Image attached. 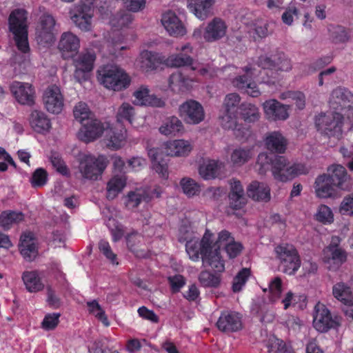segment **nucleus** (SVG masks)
I'll return each mask as SVG.
<instances>
[{
	"mask_svg": "<svg viewBox=\"0 0 353 353\" xmlns=\"http://www.w3.org/2000/svg\"><path fill=\"white\" fill-rule=\"evenodd\" d=\"M161 63H164V57L148 50L141 51L136 60V65L145 72L156 70Z\"/></svg>",
	"mask_w": 353,
	"mask_h": 353,
	"instance_id": "nucleus-30",
	"label": "nucleus"
},
{
	"mask_svg": "<svg viewBox=\"0 0 353 353\" xmlns=\"http://www.w3.org/2000/svg\"><path fill=\"white\" fill-rule=\"evenodd\" d=\"M280 99L285 100L291 99L295 101L299 109L301 110L305 107V97L303 93L299 91H288L281 94Z\"/></svg>",
	"mask_w": 353,
	"mask_h": 353,
	"instance_id": "nucleus-58",
	"label": "nucleus"
},
{
	"mask_svg": "<svg viewBox=\"0 0 353 353\" xmlns=\"http://www.w3.org/2000/svg\"><path fill=\"white\" fill-rule=\"evenodd\" d=\"M19 249L23 259L32 261L38 255V242L31 232H23L20 237Z\"/></svg>",
	"mask_w": 353,
	"mask_h": 353,
	"instance_id": "nucleus-25",
	"label": "nucleus"
},
{
	"mask_svg": "<svg viewBox=\"0 0 353 353\" xmlns=\"http://www.w3.org/2000/svg\"><path fill=\"white\" fill-rule=\"evenodd\" d=\"M183 192L188 197L198 195L201 192V187L198 183L190 178H183L180 181Z\"/></svg>",
	"mask_w": 353,
	"mask_h": 353,
	"instance_id": "nucleus-48",
	"label": "nucleus"
},
{
	"mask_svg": "<svg viewBox=\"0 0 353 353\" xmlns=\"http://www.w3.org/2000/svg\"><path fill=\"white\" fill-rule=\"evenodd\" d=\"M108 127V121L103 122L96 119H92L82 124V127L78 132V138L85 143L94 141L104 135V132Z\"/></svg>",
	"mask_w": 353,
	"mask_h": 353,
	"instance_id": "nucleus-18",
	"label": "nucleus"
},
{
	"mask_svg": "<svg viewBox=\"0 0 353 353\" xmlns=\"http://www.w3.org/2000/svg\"><path fill=\"white\" fill-rule=\"evenodd\" d=\"M34 188H39L45 185L48 181V172L42 168H39L32 173L30 180Z\"/></svg>",
	"mask_w": 353,
	"mask_h": 353,
	"instance_id": "nucleus-56",
	"label": "nucleus"
},
{
	"mask_svg": "<svg viewBox=\"0 0 353 353\" xmlns=\"http://www.w3.org/2000/svg\"><path fill=\"white\" fill-rule=\"evenodd\" d=\"M265 118L270 121H285L289 118L290 106L276 99L266 100L263 104Z\"/></svg>",
	"mask_w": 353,
	"mask_h": 353,
	"instance_id": "nucleus-22",
	"label": "nucleus"
},
{
	"mask_svg": "<svg viewBox=\"0 0 353 353\" xmlns=\"http://www.w3.org/2000/svg\"><path fill=\"white\" fill-rule=\"evenodd\" d=\"M216 0H187L190 12L197 19L203 21L213 14Z\"/></svg>",
	"mask_w": 353,
	"mask_h": 353,
	"instance_id": "nucleus-28",
	"label": "nucleus"
},
{
	"mask_svg": "<svg viewBox=\"0 0 353 353\" xmlns=\"http://www.w3.org/2000/svg\"><path fill=\"white\" fill-rule=\"evenodd\" d=\"M50 161L54 168H55L58 172L65 176L69 174L68 169L59 154L55 152L52 153L50 157Z\"/></svg>",
	"mask_w": 353,
	"mask_h": 353,
	"instance_id": "nucleus-60",
	"label": "nucleus"
},
{
	"mask_svg": "<svg viewBox=\"0 0 353 353\" xmlns=\"http://www.w3.org/2000/svg\"><path fill=\"white\" fill-rule=\"evenodd\" d=\"M134 100L132 103L138 106H152L161 108L165 105V102L154 94H150V90L147 85H140L132 93Z\"/></svg>",
	"mask_w": 353,
	"mask_h": 353,
	"instance_id": "nucleus-23",
	"label": "nucleus"
},
{
	"mask_svg": "<svg viewBox=\"0 0 353 353\" xmlns=\"http://www.w3.org/2000/svg\"><path fill=\"white\" fill-rule=\"evenodd\" d=\"M307 172L303 163H292L283 156H276L272 160V173L274 179L286 182Z\"/></svg>",
	"mask_w": 353,
	"mask_h": 353,
	"instance_id": "nucleus-7",
	"label": "nucleus"
},
{
	"mask_svg": "<svg viewBox=\"0 0 353 353\" xmlns=\"http://www.w3.org/2000/svg\"><path fill=\"white\" fill-rule=\"evenodd\" d=\"M216 326L222 332H236L241 328L242 323L239 313L224 312L220 315Z\"/></svg>",
	"mask_w": 353,
	"mask_h": 353,
	"instance_id": "nucleus-32",
	"label": "nucleus"
},
{
	"mask_svg": "<svg viewBox=\"0 0 353 353\" xmlns=\"http://www.w3.org/2000/svg\"><path fill=\"white\" fill-rule=\"evenodd\" d=\"M194 82V79L185 77L181 72L172 73L169 78L168 85L174 92H183L189 90Z\"/></svg>",
	"mask_w": 353,
	"mask_h": 353,
	"instance_id": "nucleus-39",
	"label": "nucleus"
},
{
	"mask_svg": "<svg viewBox=\"0 0 353 353\" xmlns=\"http://www.w3.org/2000/svg\"><path fill=\"white\" fill-rule=\"evenodd\" d=\"M148 157L152 161V169L161 177L167 178L168 176V163L163 159V152L159 148H151L148 150Z\"/></svg>",
	"mask_w": 353,
	"mask_h": 353,
	"instance_id": "nucleus-40",
	"label": "nucleus"
},
{
	"mask_svg": "<svg viewBox=\"0 0 353 353\" xmlns=\"http://www.w3.org/2000/svg\"><path fill=\"white\" fill-rule=\"evenodd\" d=\"M265 144L270 151L281 154L285 152L288 141L279 131H274L266 135Z\"/></svg>",
	"mask_w": 353,
	"mask_h": 353,
	"instance_id": "nucleus-38",
	"label": "nucleus"
},
{
	"mask_svg": "<svg viewBox=\"0 0 353 353\" xmlns=\"http://www.w3.org/2000/svg\"><path fill=\"white\" fill-rule=\"evenodd\" d=\"M330 106L336 111L346 110L345 117L350 130L353 129V94L347 88L338 87L331 93Z\"/></svg>",
	"mask_w": 353,
	"mask_h": 353,
	"instance_id": "nucleus-9",
	"label": "nucleus"
},
{
	"mask_svg": "<svg viewBox=\"0 0 353 353\" xmlns=\"http://www.w3.org/2000/svg\"><path fill=\"white\" fill-rule=\"evenodd\" d=\"M163 149L167 155L176 157H185L193 149L191 141L185 139H174L165 142Z\"/></svg>",
	"mask_w": 353,
	"mask_h": 353,
	"instance_id": "nucleus-29",
	"label": "nucleus"
},
{
	"mask_svg": "<svg viewBox=\"0 0 353 353\" xmlns=\"http://www.w3.org/2000/svg\"><path fill=\"white\" fill-rule=\"evenodd\" d=\"M183 130V123L176 117L166 118L159 128V131L161 134L172 137L182 133Z\"/></svg>",
	"mask_w": 353,
	"mask_h": 353,
	"instance_id": "nucleus-41",
	"label": "nucleus"
},
{
	"mask_svg": "<svg viewBox=\"0 0 353 353\" xmlns=\"http://www.w3.org/2000/svg\"><path fill=\"white\" fill-rule=\"evenodd\" d=\"M117 123L123 124L128 122L133 127L138 128L141 123L138 121L139 117L134 105L128 102H123L115 112Z\"/></svg>",
	"mask_w": 353,
	"mask_h": 353,
	"instance_id": "nucleus-31",
	"label": "nucleus"
},
{
	"mask_svg": "<svg viewBox=\"0 0 353 353\" xmlns=\"http://www.w3.org/2000/svg\"><path fill=\"white\" fill-rule=\"evenodd\" d=\"M96 54L93 50H85L73 58L74 77L79 83L86 81L94 67Z\"/></svg>",
	"mask_w": 353,
	"mask_h": 353,
	"instance_id": "nucleus-12",
	"label": "nucleus"
},
{
	"mask_svg": "<svg viewBox=\"0 0 353 353\" xmlns=\"http://www.w3.org/2000/svg\"><path fill=\"white\" fill-rule=\"evenodd\" d=\"M248 196L256 201L268 202L270 200V188L265 183L252 181L247 188Z\"/></svg>",
	"mask_w": 353,
	"mask_h": 353,
	"instance_id": "nucleus-36",
	"label": "nucleus"
},
{
	"mask_svg": "<svg viewBox=\"0 0 353 353\" xmlns=\"http://www.w3.org/2000/svg\"><path fill=\"white\" fill-rule=\"evenodd\" d=\"M179 241H185V250L190 259L199 261L201 259L204 265L210 266L216 272L225 270L224 260L221 256V247L225 248L235 241L232 234L225 230L220 231L215 239L213 232L206 229L199 239L190 225H183L179 230Z\"/></svg>",
	"mask_w": 353,
	"mask_h": 353,
	"instance_id": "nucleus-1",
	"label": "nucleus"
},
{
	"mask_svg": "<svg viewBox=\"0 0 353 353\" xmlns=\"http://www.w3.org/2000/svg\"><path fill=\"white\" fill-rule=\"evenodd\" d=\"M78 163V170L83 179L97 181L107 168L108 160L102 154L95 156L90 153H81Z\"/></svg>",
	"mask_w": 353,
	"mask_h": 353,
	"instance_id": "nucleus-5",
	"label": "nucleus"
},
{
	"mask_svg": "<svg viewBox=\"0 0 353 353\" xmlns=\"http://www.w3.org/2000/svg\"><path fill=\"white\" fill-rule=\"evenodd\" d=\"M99 249L100 252L108 259L112 264L118 265L117 255L112 252V248L107 241L101 240L99 242Z\"/></svg>",
	"mask_w": 353,
	"mask_h": 353,
	"instance_id": "nucleus-63",
	"label": "nucleus"
},
{
	"mask_svg": "<svg viewBox=\"0 0 353 353\" xmlns=\"http://www.w3.org/2000/svg\"><path fill=\"white\" fill-rule=\"evenodd\" d=\"M24 215L20 212L5 211L0 216V225L5 230H8L14 225L23 221Z\"/></svg>",
	"mask_w": 353,
	"mask_h": 353,
	"instance_id": "nucleus-46",
	"label": "nucleus"
},
{
	"mask_svg": "<svg viewBox=\"0 0 353 353\" xmlns=\"http://www.w3.org/2000/svg\"><path fill=\"white\" fill-rule=\"evenodd\" d=\"M339 212L343 215L353 216V194L343 198L339 207Z\"/></svg>",
	"mask_w": 353,
	"mask_h": 353,
	"instance_id": "nucleus-64",
	"label": "nucleus"
},
{
	"mask_svg": "<svg viewBox=\"0 0 353 353\" xmlns=\"http://www.w3.org/2000/svg\"><path fill=\"white\" fill-rule=\"evenodd\" d=\"M54 26L55 20L50 14H45L41 17L36 28V39L39 44L46 45L53 42Z\"/></svg>",
	"mask_w": 353,
	"mask_h": 353,
	"instance_id": "nucleus-21",
	"label": "nucleus"
},
{
	"mask_svg": "<svg viewBox=\"0 0 353 353\" xmlns=\"http://www.w3.org/2000/svg\"><path fill=\"white\" fill-rule=\"evenodd\" d=\"M10 90L19 103L28 105L34 103V90L30 84L14 81L12 83Z\"/></svg>",
	"mask_w": 353,
	"mask_h": 353,
	"instance_id": "nucleus-27",
	"label": "nucleus"
},
{
	"mask_svg": "<svg viewBox=\"0 0 353 353\" xmlns=\"http://www.w3.org/2000/svg\"><path fill=\"white\" fill-rule=\"evenodd\" d=\"M241 97L237 93L228 94L223 102V112L219 116L220 124L225 130H232L235 136L241 137L249 132L248 128H241L237 122V109Z\"/></svg>",
	"mask_w": 353,
	"mask_h": 353,
	"instance_id": "nucleus-3",
	"label": "nucleus"
},
{
	"mask_svg": "<svg viewBox=\"0 0 353 353\" xmlns=\"http://www.w3.org/2000/svg\"><path fill=\"white\" fill-rule=\"evenodd\" d=\"M31 128L36 132L46 134L52 128L51 121L48 115L40 110H33L29 117Z\"/></svg>",
	"mask_w": 353,
	"mask_h": 353,
	"instance_id": "nucleus-35",
	"label": "nucleus"
},
{
	"mask_svg": "<svg viewBox=\"0 0 353 353\" xmlns=\"http://www.w3.org/2000/svg\"><path fill=\"white\" fill-rule=\"evenodd\" d=\"M127 179L124 173L113 174L106 184V198L108 200L117 198L126 186Z\"/></svg>",
	"mask_w": 353,
	"mask_h": 353,
	"instance_id": "nucleus-34",
	"label": "nucleus"
},
{
	"mask_svg": "<svg viewBox=\"0 0 353 353\" xmlns=\"http://www.w3.org/2000/svg\"><path fill=\"white\" fill-rule=\"evenodd\" d=\"M128 132L123 124L110 123L105 130L103 138L104 144L110 149L117 150L125 145Z\"/></svg>",
	"mask_w": 353,
	"mask_h": 353,
	"instance_id": "nucleus-15",
	"label": "nucleus"
},
{
	"mask_svg": "<svg viewBox=\"0 0 353 353\" xmlns=\"http://www.w3.org/2000/svg\"><path fill=\"white\" fill-rule=\"evenodd\" d=\"M59 313L46 314L41 322V327L46 331L55 329L59 322Z\"/></svg>",
	"mask_w": 353,
	"mask_h": 353,
	"instance_id": "nucleus-61",
	"label": "nucleus"
},
{
	"mask_svg": "<svg viewBox=\"0 0 353 353\" xmlns=\"http://www.w3.org/2000/svg\"><path fill=\"white\" fill-rule=\"evenodd\" d=\"M161 22L167 33L171 37H182L187 34L185 25L173 11L169 10L164 12L161 16Z\"/></svg>",
	"mask_w": 353,
	"mask_h": 353,
	"instance_id": "nucleus-20",
	"label": "nucleus"
},
{
	"mask_svg": "<svg viewBox=\"0 0 353 353\" xmlns=\"http://www.w3.org/2000/svg\"><path fill=\"white\" fill-rule=\"evenodd\" d=\"M315 315L313 320L314 327L320 332H325L331 328H336L340 324L337 316H332L327 307L317 303L315 306Z\"/></svg>",
	"mask_w": 353,
	"mask_h": 353,
	"instance_id": "nucleus-17",
	"label": "nucleus"
},
{
	"mask_svg": "<svg viewBox=\"0 0 353 353\" xmlns=\"http://www.w3.org/2000/svg\"><path fill=\"white\" fill-rule=\"evenodd\" d=\"M179 114L188 124L196 125L205 119L203 105L193 99L187 100L179 105Z\"/></svg>",
	"mask_w": 353,
	"mask_h": 353,
	"instance_id": "nucleus-16",
	"label": "nucleus"
},
{
	"mask_svg": "<svg viewBox=\"0 0 353 353\" xmlns=\"http://www.w3.org/2000/svg\"><path fill=\"white\" fill-rule=\"evenodd\" d=\"M73 113L76 120L82 124L92 119L91 117L92 112L90 108L88 105L83 102H79L74 106Z\"/></svg>",
	"mask_w": 353,
	"mask_h": 353,
	"instance_id": "nucleus-51",
	"label": "nucleus"
},
{
	"mask_svg": "<svg viewBox=\"0 0 353 353\" xmlns=\"http://www.w3.org/2000/svg\"><path fill=\"white\" fill-rule=\"evenodd\" d=\"M254 155L252 148H239L231 154V161L234 165L241 166L248 162Z\"/></svg>",
	"mask_w": 353,
	"mask_h": 353,
	"instance_id": "nucleus-47",
	"label": "nucleus"
},
{
	"mask_svg": "<svg viewBox=\"0 0 353 353\" xmlns=\"http://www.w3.org/2000/svg\"><path fill=\"white\" fill-rule=\"evenodd\" d=\"M327 176L332 181L333 184L338 188L345 189L344 184L348 179L345 168L339 164L330 165L327 168Z\"/></svg>",
	"mask_w": 353,
	"mask_h": 353,
	"instance_id": "nucleus-43",
	"label": "nucleus"
},
{
	"mask_svg": "<svg viewBox=\"0 0 353 353\" xmlns=\"http://www.w3.org/2000/svg\"><path fill=\"white\" fill-rule=\"evenodd\" d=\"M22 280L27 290L30 292H37L44 288L39 274L35 271L25 272L22 275Z\"/></svg>",
	"mask_w": 353,
	"mask_h": 353,
	"instance_id": "nucleus-45",
	"label": "nucleus"
},
{
	"mask_svg": "<svg viewBox=\"0 0 353 353\" xmlns=\"http://www.w3.org/2000/svg\"><path fill=\"white\" fill-rule=\"evenodd\" d=\"M106 225L110 231L112 241L114 242L119 241L123 237L124 234L123 226L114 219H108L106 222Z\"/></svg>",
	"mask_w": 353,
	"mask_h": 353,
	"instance_id": "nucleus-57",
	"label": "nucleus"
},
{
	"mask_svg": "<svg viewBox=\"0 0 353 353\" xmlns=\"http://www.w3.org/2000/svg\"><path fill=\"white\" fill-rule=\"evenodd\" d=\"M132 15L129 12L123 11L114 15L110 20L112 27L121 28L128 26L132 21Z\"/></svg>",
	"mask_w": 353,
	"mask_h": 353,
	"instance_id": "nucleus-54",
	"label": "nucleus"
},
{
	"mask_svg": "<svg viewBox=\"0 0 353 353\" xmlns=\"http://www.w3.org/2000/svg\"><path fill=\"white\" fill-rule=\"evenodd\" d=\"M267 347L269 352L272 353H290L291 350L288 345L283 341L274 336L269 338L267 344Z\"/></svg>",
	"mask_w": 353,
	"mask_h": 353,
	"instance_id": "nucleus-53",
	"label": "nucleus"
},
{
	"mask_svg": "<svg viewBox=\"0 0 353 353\" xmlns=\"http://www.w3.org/2000/svg\"><path fill=\"white\" fill-rule=\"evenodd\" d=\"M87 307L89 313L101 321L105 327L110 325V322L105 314L104 310L96 300L87 302Z\"/></svg>",
	"mask_w": 353,
	"mask_h": 353,
	"instance_id": "nucleus-49",
	"label": "nucleus"
},
{
	"mask_svg": "<svg viewBox=\"0 0 353 353\" xmlns=\"http://www.w3.org/2000/svg\"><path fill=\"white\" fill-rule=\"evenodd\" d=\"M43 103L48 112L61 113L64 106V99L60 88L55 85L48 86L43 92Z\"/></svg>",
	"mask_w": 353,
	"mask_h": 353,
	"instance_id": "nucleus-19",
	"label": "nucleus"
},
{
	"mask_svg": "<svg viewBox=\"0 0 353 353\" xmlns=\"http://www.w3.org/2000/svg\"><path fill=\"white\" fill-rule=\"evenodd\" d=\"M240 115L247 123H254L261 118L259 108L250 103H243L239 106Z\"/></svg>",
	"mask_w": 353,
	"mask_h": 353,
	"instance_id": "nucleus-44",
	"label": "nucleus"
},
{
	"mask_svg": "<svg viewBox=\"0 0 353 353\" xmlns=\"http://www.w3.org/2000/svg\"><path fill=\"white\" fill-rule=\"evenodd\" d=\"M334 297L345 305H353V293L351 288L343 282H339L332 287Z\"/></svg>",
	"mask_w": 353,
	"mask_h": 353,
	"instance_id": "nucleus-42",
	"label": "nucleus"
},
{
	"mask_svg": "<svg viewBox=\"0 0 353 353\" xmlns=\"http://www.w3.org/2000/svg\"><path fill=\"white\" fill-rule=\"evenodd\" d=\"M58 48L64 59L73 57L80 48V39L71 32H63L59 41Z\"/></svg>",
	"mask_w": 353,
	"mask_h": 353,
	"instance_id": "nucleus-26",
	"label": "nucleus"
},
{
	"mask_svg": "<svg viewBox=\"0 0 353 353\" xmlns=\"http://www.w3.org/2000/svg\"><path fill=\"white\" fill-rule=\"evenodd\" d=\"M314 125L321 134L340 139L343 134V117L338 112H321L315 116Z\"/></svg>",
	"mask_w": 353,
	"mask_h": 353,
	"instance_id": "nucleus-6",
	"label": "nucleus"
},
{
	"mask_svg": "<svg viewBox=\"0 0 353 353\" xmlns=\"http://www.w3.org/2000/svg\"><path fill=\"white\" fill-rule=\"evenodd\" d=\"M70 17L72 23L81 31L92 30L94 12L90 9L85 10L74 6L70 10Z\"/></svg>",
	"mask_w": 353,
	"mask_h": 353,
	"instance_id": "nucleus-24",
	"label": "nucleus"
},
{
	"mask_svg": "<svg viewBox=\"0 0 353 353\" xmlns=\"http://www.w3.org/2000/svg\"><path fill=\"white\" fill-rule=\"evenodd\" d=\"M201 283L206 287H215L220 283L219 276L208 271L202 272L199 277Z\"/></svg>",
	"mask_w": 353,
	"mask_h": 353,
	"instance_id": "nucleus-62",
	"label": "nucleus"
},
{
	"mask_svg": "<svg viewBox=\"0 0 353 353\" xmlns=\"http://www.w3.org/2000/svg\"><path fill=\"white\" fill-rule=\"evenodd\" d=\"M270 299L272 302L278 301L283 290L282 281L279 277H274L270 281L269 285Z\"/></svg>",
	"mask_w": 353,
	"mask_h": 353,
	"instance_id": "nucleus-55",
	"label": "nucleus"
},
{
	"mask_svg": "<svg viewBox=\"0 0 353 353\" xmlns=\"http://www.w3.org/2000/svg\"><path fill=\"white\" fill-rule=\"evenodd\" d=\"M176 50L179 52L172 54L166 59L164 58L165 65L171 68L190 66L192 70L199 68L197 65H194V60L190 55L193 52V47L190 43H186L181 47L176 48Z\"/></svg>",
	"mask_w": 353,
	"mask_h": 353,
	"instance_id": "nucleus-14",
	"label": "nucleus"
},
{
	"mask_svg": "<svg viewBox=\"0 0 353 353\" xmlns=\"http://www.w3.org/2000/svg\"><path fill=\"white\" fill-rule=\"evenodd\" d=\"M225 170L224 163L208 159L203 162L199 169L200 176L205 180L215 179L221 175Z\"/></svg>",
	"mask_w": 353,
	"mask_h": 353,
	"instance_id": "nucleus-33",
	"label": "nucleus"
},
{
	"mask_svg": "<svg viewBox=\"0 0 353 353\" xmlns=\"http://www.w3.org/2000/svg\"><path fill=\"white\" fill-rule=\"evenodd\" d=\"M275 252L284 273L294 274L301 267V259L296 249L291 244H281L276 247Z\"/></svg>",
	"mask_w": 353,
	"mask_h": 353,
	"instance_id": "nucleus-11",
	"label": "nucleus"
},
{
	"mask_svg": "<svg viewBox=\"0 0 353 353\" xmlns=\"http://www.w3.org/2000/svg\"><path fill=\"white\" fill-rule=\"evenodd\" d=\"M276 59H272L266 55L261 56L257 63H249L242 68L245 75H241L240 70L233 65L224 67L216 72V75L230 81L232 85L239 90H243L252 97H257L261 92L257 85L251 81L261 73V68L263 70H272L276 67Z\"/></svg>",
	"mask_w": 353,
	"mask_h": 353,
	"instance_id": "nucleus-2",
	"label": "nucleus"
},
{
	"mask_svg": "<svg viewBox=\"0 0 353 353\" xmlns=\"http://www.w3.org/2000/svg\"><path fill=\"white\" fill-rule=\"evenodd\" d=\"M228 26L225 21L220 17H214L203 28H196L194 30L192 37L195 39L202 38L209 43L217 41L223 39L227 33Z\"/></svg>",
	"mask_w": 353,
	"mask_h": 353,
	"instance_id": "nucleus-10",
	"label": "nucleus"
},
{
	"mask_svg": "<svg viewBox=\"0 0 353 353\" xmlns=\"http://www.w3.org/2000/svg\"><path fill=\"white\" fill-rule=\"evenodd\" d=\"M341 239L334 236L330 243L323 250V261L331 270H336L346 261L347 252L339 246Z\"/></svg>",
	"mask_w": 353,
	"mask_h": 353,
	"instance_id": "nucleus-13",
	"label": "nucleus"
},
{
	"mask_svg": "<svg viewBox=\"0 0 353 353\" xmlns=\"http://www.w3.org/2000/svg\"><path fill=\"white\" fill-rule=\"evenodd\" d=\"M315 219L324 224L328 225L334 222V214L331 208L325 205H321L314 214Z\"/></svg>",
	"mask_w": 353,
	"mask_h": 353,
	"instance_id": "nucleus-52",
	"label": "nucleus"
},
{
	"mask_svg": "<svg viewBox=\"0 0 353 353\" xmlns=\"http://www.w3.org/2000/svg\"><path fill=\"white\" fill-rule=\"evenodd\" d=\"M336 188L327 174L318 176L315 181V192L319 198L327 199L334 197L336 194Z\"/></svg>",
	"mask_w": 353,
	"mask_h": 353,
	"instance_id": "nucleus-37",
	"label": "nucleus"
},
{
	"mask_svg": "<svg viewBox=\"0 0 353 353\" xmlns=\"http://www.w3.org/2000/svg\"><path fill=\"white\" fill-rule=\"evenodd\" d=\"M9 29L13 34L16 46L21 52L29 51L26 12L22 10L13 11L9 17Z\"/></svg>",
	"mask_w": 353,
	"mask_h": 353,
	"instance_id": "nucleus-8",
	"label": "nucleus"
},
{
	"mask_svg": "<svg viewBox=\"0 0 353 353\" xmlns=\"http://www.w3.org/2000/svg\"><path fill=\"white\" fill-rule=\"evenodd\" d=\"M146 197L147 193L143 189H138L135 191L130 192L126 197V207L129 209L137 208Z\"/></svg>",
	"mask_w": 353,
	"mask_h": 353,
	"instance_id": "nucleus-50",
	"label": "nucleus"
},
{
	"mask_svg": "<svg viewBox=\"0 0 353 353\" xmlns=\"http://www.w3.org/2000/svg\"><path fill=\"white\" fill-rule=\"evenodd\" d=\"M250 275L248 268H243L234 277L232 284V290L234 292H239L245 284Z\"/></svg>",
	"mask_w": 353,
	"mask_h": 353,
	"instance_id": "nucleus-59",
	"label": "nucleus"
},
{
	"mask_svg": "<svg viewBox=\"0 0 353 353\" xmlns=\"http://www.w3.org/2000/svg\"><path fill=\"white\" fill-rule=\"evenodd\" d=\"M97 80L105 88L121 91L130 84L129 75L119 66L108 64L101 66L97 70Z\"/></svg>",
	"mask_w": 353,
	"mask_h": 353,
	"instance_id": "nucleus-4",
	"label": "nucleus"
}]
</instances>
